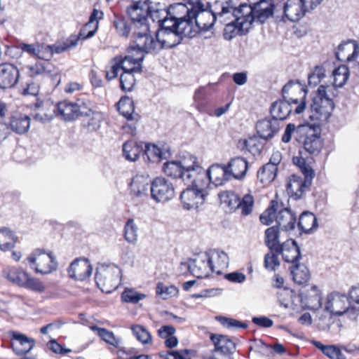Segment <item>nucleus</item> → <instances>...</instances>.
Listing matches in <instances>:
<instances>
[{"label": "nucleus", "instance_id": "f257e3e1", "mask_svg": "<svg viewBox=\"0 0 359 359\" xmlns=\"http://www.w3.org/2000/svg\"><path fill=\"white\" fill-rule=\"evenodd\" d=\"M137 8L128 7L126 13L129 18L114 14L112 25L116 33L121 37L133 38L135 44L128 48V54L149 53L154 51L156 46L157 31L151 34L148 22L149 17L137 12Z\"/></svg>", "mask_w": 359, "mask_h": 359}, {"label": "nucleus", "instance_id": "f03ea898", "mask_svg": "<svg viewBox=\"0 0 359 359\" xmlns=\"http://www.w3.org/2000/svg\"><path fill=\"white\" fill-rule=\"evenodd\" d=\"M336 97L337 90L332 86L320 85L312 99L310 118L319 126L328 123L335 107L333 99Z\"/></svg>", "mask_w": 359, "mask_h": 359}, {"label": "nucleus", "instance_id": "7ed1b4c3", "mask_svg": "<svg viewBox=\"0 0 359 359\" xmlns=\"http://www.w3.org/2000/svg\"><path fill=\"white\" fill-rule=\"evenodd\" d=\"M348 295L339 292H332L327 295L325 310L335 316H346L355 320L359 316V309L350 304Z\"/></svg>", "mask_w": 359, "mask_h": 359}, {"label": "nucleus", "instance_id": "20e7f679", "mask_svg": "<svg viewBox=\"0 0 359 359\" xmlns=\"http://www.w3.org/2000/svg\"><path fill=\"white\" fill-rule=\"evenodd\" d=\"M210 339L214 348L210 353L201 354V359H233L236 349V343L228 336L210 333Z\"/></svg>", "mask_w": 359, "mask_h": 359}, {"label": "nucleus", "instance_id": "39448f33", "mask_svg": "<svg viewBox=\"0 0 359 359\" xmlns=\"http://www.w3.org/2000/svg\"><path fill=\"white\" fill-rule=\"evenodd\" d=\"M222 203L225 204L231 210L238 211L242 216L250 215L255 206V198L251 193L243 197L232 191H222L218 194Z\"/></svg>", "mask_w": 359, "mask_h": 359}, {"label": "nucleus", "instance_id": "423d86ee", "mask_svg": "<svg viewBox=\"0 0 359 359\" xmlns=\"http://www.w3.org/2000/svg\"><path fill=\"white\" fill-rule=\"evenodd\" d=\"M144 53L128 54L121 60L123 73L120 76V87L123 91H131L135 84L134 72L140 71Z\"/></svg>", "mask_w": 359, "mask_h": 359}, {"label": "nucleus", "instance_id": "0eeeda50", "mask_svg": "<svg viewBox=\"0 0 359 359\" xmlns=\"http://www.w3.org/2000/svg\"><path fill=\"white\" fill-rule=\"evenodd\" d=\"M308 89L306 86L298 81H290L282 89V96L291 104L296 105L294 112L300 114L306 107V96Z\"/></svg>", "mask_w": 359, "mask_h": 359}, {"label": "nucleus", "instance_id": "6e6552de", "mask_svg": "<svg viewBox=\"0 0 359 359\" xmlns=\"http://www.w3.org/2000/svg\"><path fill=\"white\" fill-rule=\"evenodd\" d=\"M27 260L35 273L43 275L55 271L57 262L52 252L46 253L45 250L36 248L27 257Z\"/></svg>", "mask_w": 359, "mask_h": 359}, {"label": "nucleus", "instance_id": "1a4fd4ad", "mask_svg": "<svg viewBox=\"0 0 359 359\" xmlns=\"http://www.w3.org/2000/svg\"><path fill=\"white\" fill-rule=\"evenodd\" d=\"M176 21L167 14L162 20H158V43L163 48H173L180 43V38L175 34Z\"/></svg>", "mask_w": 359, "mask_h": 359}, {"label": "nucleus", "instance_id": "9d476101", "mask_svg": "<svg viewBox=\"0 0 359 359\" xmlns=\"http://www.w3.org/2000/svg\"><path fill=\"white\" fill-rule=\"evenodd\" d=\"M231 13L237 24L240 25V27H244L245 30L248 31L252 22L255 20L257 21L253 6L250 3L249 4H241L238 8H234L224 6L222 8V11L218 13V15L219 18H222L224 15Z\"/></svg>", "mask_w": 359, "mask_h": 359}, {"label": "nucleus", "instance_id": "9b49d317", "mask_svg": "<svg viewBox=\"0 0 359 359\" xmlns=\"http://www.w3.org/2000/svg\"><path fill=\"white\" fill-rule=\"evenodd\" d=\"M252 4L257 21L263 24L269 18L275 17L279 19V5L275 4L274 0H248Z\"/></svg>", "mask_w": 359, "mask_h": 359}, {"label": "nucleus", "instance_id": "f8f14e48", "mask_svg": "<svg viewBox=\"0 0 359 359\" xmlns=\"http://www.w3.org/2000/svg\"><path fill=\"white\" fill-rule=\"evenodd\" d=\"M157 177L151 180L148 175H136L134 176L130 183L131 192L137 197L142 196H148V191H150L151 196L155 201H157V194L155 193Z\"/></svg>", "mask_w": 359, "mask_h": 359}, {"label": "nucleus", "instance_id": "ddd939ff", "mask_svg": "<svg viewBox=\"0 0 359 359\" xmlns=\"http://www.w3.org/2000/svg\"><path fill=\"white\" fill-rule=\"evenodd\" d=\"M303 130L298 141L302 143L304 149L311 155L319 154L324 146V140L320 133H317L312 128L303 129Z\"/></svg>", "mask_w": 359, "mask_h": 359}, {"label": "nucleus", "instance_id": "4468645a", "mask_svg": "<svg viewBox=\"0 0 359 359\" xmlns=\"http://www.w3.org/2000/svg\"><path fill=\"white\" fill-rule=\"evenodd\" d=\"M187 267L191 275L197 278H206L212 273L211 259L208 254L197 255L191 259L189 264L182 263Z\"/></svg>", "mask_w": 359, "mask_h": 359}, {"label": "nucleus", "instance_id": "2eb2a0df", "mask_svg": "<svg viewBox=\"0 0 359 359\" xmlns=\"http://www.w3.org/2000/svg\"><path fill=\"white\" fill-rule=\"evenodd\" d=\"M308 11L302 0H287L283 6H279V19L283 22H297Z\"/></svg>", "mask_w": 359, "mask_h": 359}, {"label": "nucleus", "instance_id": "dca6fc26", "mask_svg": "<svg viewBox=\"0 0 359 359\" xmlns=\"http://www.w3.org/2000/svg\"><path fill=\"white\" fill-rule=\"evenodd\" d=\"M121 271L118 268H107L102 271H96L95 280L98 287H106V292L116 289L119 284Z\"/></svg>", "mask_w": 359, "mask_h": 359}, {"label": "nucleus", "instance_id": "f3484780", "mask_svg": "<svg viewBox=\"0 0 359 359\" xmlns=\"http://www.w3.org/2000/svg\"><path fill=\"white\" fill-rule=\"evenodd\" d=\"M313 178L304 176L302 178L296 175H292L286 185V190L289 196L294 200L300 199L311 185Z\"/></svg>", "mask_w": 359, "mask_h": 359}, {"label": "nucleus", "instance_id": "a211bd4d", "mask_svg": "<svg viewBox=\"0 0 359 359\" xmlns=\"http://www.w3.org/2000/svg\"><path fill=\"white\" fill-rule=\"evenodd\" d=\"M93 271V267L86 258H76L67 269L70 278L77 281H83L88 278Z\"/></svg>", "mask_w": 359, "mask_h": 359}, {"label": "nucleus", "instance_id": "6ab92c4d", "mask_svg": "<svg viewBox=\"0 0 359 359\" xmlns=\"http://www.w3.org/2000/svg\"><path fill=\"white\" fill-rule=\"evenodd\" d=\"M282 255L283 259L292 265L299 263L301 259V252L297 242L292 239H288L281 244V246L276 250Z\"/></svg>", "mask_w": 359, "mask_h": 359}, {"label": "nucleus", "instance_id": "aec40b11", "mask_svg": "<svg viewBox=\"0 0 359 359\" xmlns=\"http://www.w3.org/2000/svg\"><path fill=\"white\" fill-rule=\"evenodd\" d=\"M180 200L186 210L198 208L205 201V194L203 191L194 188H187L180 194Z\"/></svg>", "mask_w": 359, "mask_h": 359}, {"label": "nucleus", "instance_id": "412c9836", "mask_svg": "<svg viewBox=\"0 0 359 359\" xmlns=\"http://www.w3.org/2000/svg\"><path fill=\"white\" fill-rule=\"evenodd\" d=\"M90 329L95 332L106 343L118 348V353H123L130 355L137 353L135 348H129L128 350H126L124 347L121 346V339L116 337L112 332L105 328L99 327L97 325L91 326Z\"/></svg>", "mask_w": 359, "mask_h": 359}, {"label": "nucleus", "instance_id": "4be33fe9", "mask_svg": "<svg viewBox=\"0 0 359 359\" xmlns=\"http://www.w3.org/2000/svg\"><path fill=\"white\" fill-rule=\"evenodd\" d=\"M18 68L11 63L0 65V88H10L13 87L19 79Z\"/></svg>", "mask_w": 359, "mask_h": 359}, {"label": "nucleus", "instance_id": "5701e85b", "mask_svg": "<svg viewBox=\"0 0 359 359\" xmlns=\"http://www.w3.org/2000/svg\"><path fill=\"white\" fill-rule=\"evenodd\" d=\"M31 119L29 116L22 113H14L9 118L8 123H5L6 128L18 135H23L28 132L30 128Z\"/></svg>", "mask_w": 359, "mask_h": 359}, {"label": "nucleus", "instance_id": "b1692460", "mask_svg": "<svg viewBox=\"0 0 359 359\" xmlns=\"http://www.w3.org/2000/svg\"><path fill=\"white\" fill-rule=\"evenodd\" d=\"M225 165L231 178L238 180L244 179L248 169V162L241 156L231 158Z\"/></svg>", "mask_w": 359, "mask_h": 359}, {"label": "nucleus", "instance_id": "393cba45", "mask_svg": "<svg viewBox=\"0 0 359 359\" xmlns=\"http://www.w3.org/2000/svg\"><path fill=\"white\" fill-rule=\"evenodd\" d=\"M184 182L191 184L192 188L201 190L203 193L210 184L208 170H205L202 166L191 173L190 177H185Z\"/></svg>", "mask_w": 359, "mask_h": 359}, {"label": "nucleus", "instance_id": "a878e982", "mask_svg": "<svg viewBox=\"0 0 359 359\" xmlns=\"http://www.w3.org/2000/svg\"><path fill=\"white\" fill-rule=\"evenodd\" d=\"M28 74L32 77L40 75L51 76L53 80L57 81V85L60 82V75L55 72L54 66L48 62H38L34 65L27 67Z\"/></svg>", "mask_w": 359, "mask_h": 359}, {"label": "nucleus", "instance_id": "bb28decb", "mask_svg": "<svg viewBox=\"0 0 359 359\" xmlns=\"http://www.w3.org/2000/svg\"><path fill=\"white\" fill-rule=\"evenodd\" d=\"M278 130L279 123L273 117L260 120L256 124L257 133L264 140L272 138Z\"/></svg>", "mask_w": 359, "mask_h": 359}, {"label": "nucleus", "instance_id": "cd10ccee", "mask_svg": "<svg viewBox=\"0 0 359 359\" xmlns=\"http://www.w3.org/2000/svg\"><path fill=\"white\" fill-rule=\"evenodd\" d=\"M196 17H189L176 21L175 34L180 38V42L184 37L193 38L197 34L194 19Z\"/></svg>", "mask_w": 359, "mask_h": 359}, {"label": "nucleus", "instance_id": "c85d7f7f", "mask_svg": "<svg viewBox=\"0 0 359 359\" xmlns=\"http://www.w3.org/2000/svg\"><path fill=\"white\" fill-rule=\"evenodd\" d=\"M9 334L11 337L12 340H15L19 344V345L22 346V348H20L17 344L12 343L13 348L18 355H22L28 353L35 345L34 340L32 338L27 337L24 334L16 331H10Z\"/></svg>", "mask_w": 359, "mask_h": 359}, {"label": "nucleus", "instance_id": "c756f323", "mask_svg": "<svg viewBox=\"0 0 359 359\" xmlns=\"http://www.w3.org/2000/svg\"><path fill=\"white\" fill-rule=\"evenodd\" d=\"M293 109L290 102L283 97L273 102L270 107L271 116L277 121L286 119L292 112Z\"/></svg>", "mask_w": 359, "mask_h": 359}, {"label": "nucleus", "instance_id": "7c9ffc66", "mask_svg": "<svg viewBox=\"0 0 359 359\" xmlns=\"http://www.w3.org/2000/svg\"><path fill=\"white\" fill-rule=\"evenodd\" d=\"M208 172L210 183H212L216 187L224 184L231 179V177L228 173V170L226 169L225 164L212 165L208 169Z\"/></svg>", "mask_w": 359, "mask_h": 359}, {"label": "nucleus", "instance_id": "2f4dec72", "mask_svg": "<svg viewBox=\"0 0 359 359\" xmlns=\"http://www.w3.org/2000/svg\"><path fill=\"white\" fill-rule=\"evenodd\" d=\"M297 219L294 213L290 208H283V205L277 215V225L283 230L288 231L295 228Z\"/></svg>", "mask_w": 359, "mask_h": 359}, {"label": "nucleus", "instance_id": "473e14b6", "mask_svg": "<svg viewBox=\"0 0 359 359\" xmlns=\"http://www.w3.org/2000/svg\"><path fill=\"white\" fill-rule=\"evenodd\" d=\"M163 12L168 15L172 16L175 20H182L189 17H196L198 14L193 11V8H189L184 2L175 4L170 6Z\"/></svg>", "mask_w": 359, "mask_h": 359}, {"label": "nucleus", "instance_id": "72a5a7b5", "mask_svg": "<svg viewBox=\"0 0 359 359\" xmlns=\"http://www.w3.org/2000/svg\"><path fill=\"white\" fill-rule=\"evenodd\" d=\"M53 114L62 116L65 121H72L78 118L74 102L65 100L53 105Z\"/></svg>", "mask_w": 359, "mask_h": 359}, {"label": "nucleus", "instance_id": "f704fd0d", "mask_svg": "<svg viewBox=\"0 0 359 359\" xmlns=\"http://www.w3.org/2000/svg\"><path fill=\"white\" fill-rule=\"evenodd\" d=\"M218 13L216 15L210 11H206L204 8L203 11H201L194 19L196 27L203 31H208L210 29L214 23L216 22Z\"/></svg>", "mask_w": 359, "mask_h": 359}, {"label": "nucleus", "instance_id": "c9c22d12", "mask_svg": "<svg viewBox=\"0 0 359 359\" xmlns=\"http://www.w3.org/2000/svg\"><path fill=\"white\" fill-rule=\"evenodd\" d=\"M278 168L271 164H264L257 170V178L263 187L269 186L276 178Z\"/></svg>", "mask_w": 359, "mask_h": 359}, {"label": "nucleus", "instance_id": "e433bc0d", "mask_svg": "<svg viewBox=\"0 0 359 359\" xmlns=\"http://www.w3.org/2000/svg\"><path fill=\"white\" fill-rule=\"evenodd\" d=\"M123 155L129 161H136L143 150V142L133 140L126 142L122 147Z\"/></svg>", "mask_w": 359, "mask_h": 359}, {"label": "nucleus", "instance_id": "4c0bfd02", "mask_svg": "<svg viewBox=\"0 0 359 359\" xmlns=\"http://www.w3.org/2000/svg\"><path fill=\"white\" fill-rule=\"evenodd\" d=\"M282 206L278 200H271L267 208L260 215V222L264 225H270L274 221L277 222V215Z\"/></svg>", "mask_w": 359, "mask_h": 359}, {"label": "nucleus", "instance_id": "58836bf2", "mask_svg": "<svg viewBox=\"0 0 359 359\" xmlns=\"http://www.w3.org/2000/svg\"><path fill=\"white\" fill-rule=\"evenodd\" d=\"M356 43L353 40L341 43L335 53L337 59L341 62H351L355 51Z\"/></svg>", "mask_w": 359, "mask_h": 359}, {"label": "nucleus", "instance_id": "ea45409f", "mask_svg": "<svg viewBox=\"0 0 359 359\" xmlns=\"http://www.w3.org/2000/svg\"><path fill=\"white\" fill-rule=\"evenodd\" d=\"M297 226L301 232L309 233L318 228V222L316 215L306 211L301 214Z\"/></svg>", "mask_w": 359, "mask_h": 359}, {"label": "nucleus", "instance_id": "a19ab883", "mask_svg": "<svg viewBox=\"0 0 359 359\" xmlns=\"http://www.w3.org/2000/svg\"><path fill=\"white\" fill-rule=\"evenodd\" d=\"M176 329L173 325H163L158 329V336L164 340L165 348L172 349L179 343L177 337L175 335Z\"/></svg>", "mask_w": 359, "mask_h": 359}, {"label": "nucleus", "instance_id": "79ce46f5", "mask_svg": "<svg viewBox=\"0 0 359 359\" xmlns=\"http://www.w3.org/2000/svg\"><path fill=\"white\" fill-rule=\"evenodd\" d=\"M280 228L273 226L267 228L264 232V243L270 250H276L281 246L279 241Z\"/></svg>", "mask_w": 359, "mask_h": 359}, {"label": "nucleus", "instance_id": "37998d69", "mask_svg": "<svg viewBox=\"0 0 359 359\" xmlns=\"http://www.w3.org/2000/svg\"><path fill=\"white\" fill-rule=\"evenodd\" d=\"M292 279L298 285L306 284L311 278L309 269L303 264H296L290 268Z\"/></svg>", "mask_w": 359, "mask_h": 359}, {"label": "nucleus", "instance_id": "c03bdc74", "mask_svg": "<svg viewBox=\"0 0 359 359\" xmlns=\"http://www.w3.org/2000/svg\"><path fill=\"white\" fill-rule=\"evenodd\" d=\"M211 259V268H212V273L220 275L228 267L229 257L227 255L221 251H217L210 257Z\"/></svg>", "mask_w": 359, "mask_h": 359}, {"label": "nucleus", "instance_id": "a18cd8bd", "mask_svg": "<svg viewBox=\"0 0 359 359\" xmlns=\"http://www.w3.org/2000/svg\"><path fill=\"white\" fill-rule=\"evenodd\" d=\"M333 81L332 84H324L325 86H332L337 91V88L342 87L348 81L349 77V69L344 65H341L332 72Z\"/></svg>", "mask_w": 359, "mask_h": 359}, {"label": "nucleus", "instance_id": "49530a36", "mask_svg": "<svg viewBox=\"0 0 359 359\" xmlns=\"http://www.w3.org/2000/svg\"><path fill=\"white\" fill-rule=\"evenodd\" d=\"M83 36V33L80 32L79 35H71L69 38L63 41L62 42L56 43L51 45V50H53V55L54 53L60 54L64 53L68 50L74 48L78 43L81 36Z\"/></svg>", "mask_w": 359, "mask_h": 359}, {"label": "nucleus", "instance_id": "de8ad7c7", "mask_svg": "<svg viewBox=\"0 0 359 359\" xmlns=\"http://www.w3.org/2000/svg\"><path fill=\"white\" fill-rule=\"evenodd\" d=\"M313 344L330 359H346L341 348L336 345H324L318 341H313Z\"/></svg>", "mask_w": 359, "mask_h": 359}, {"label": "nucleus", "instance_id": "09e8293b", "mask_svg": "<svg viewBox=\"0 0 359 359\" xmlns=\"http://www.w3.org/2000/svg\"><path fill=\"white\" fill-rule=\"evenodd\" d=\"M175 196V189L171 182L165 178H158V203H164Z\"/></svg>", "mask_w": 359, "mask_h": 359}, {"label": "nucleus", "instance_id": "8fccbe9b", "mask_svg": "<svg viewBox=\"0 0 359 359\" xmlns=\"http://www.w3.org/2000/svg\"><path fill=\"white\" fill-rule=\"evenodd\" d=\"M178 162L180 163L182 171H183L184 179L185 177H190L191 173H193L196 168L201 166L197 158L191 154L183 156L182 159Z\"/></svg>", "mask_w": 359, "mask_h": 359}, {"label": "nucleus", "instance_id": "3c124183", "mask_svg": "<svg viewBox=\"0 0 359 359\" xmlns=\"http://www.w3.org/2000/svg\"><path fill=\"white\" fill-rule=\"evenodd\" d=\"M4 276L11 283L22 287L27 277V272L18 268H8L3 271Z\"/></svg>", "mask_w": 359, "mask_h": 359}, {"label": "nucleus", "instance_id": "603ef678", "mask_svg": "<svg viewBox=\"0 0 359 359\" xmlns=\"http://www.w3.org/2000/svg\"><path fill=\"white\" fill-rule=\"evenodd\" d=\"M133 4L129 7L137 8V12L150 18L155 22V17L157 16V10L153 8L149 0H132Z\"/></svg>", "mask_w": 359, "mask_h": 359}, {"label": "nucleus", "instance_id": "864d4df0", "mask_svg": "<svg viewBox=\"0 0 359 359\" xmlns=\"http://www.w3.org/2000/svg\"><path fill=\"white\" fill-rule=\"evenodd\" d=\"M312 292L313 294L311 295H306L304 294L303 293L300 294L301 299L302 301H304V304L306 308L315 310L317 309L322 306V297L319 292V291L317 290V287L316 286H313L312 287Z\"/></svg>", "mask_w": 359, "mask_h": 359}, {"label": "nucleus", "instance_id": "5fc2aeb1", "mask_svg": "<svg viewBox=\"0 0 359 359\" xmlns=\"http://www.w3.org/2000/svg\"><path fill=\"white\" fill-rule=\"evenodd\" d=\"M74 103L78 117L80 116H88L91 114L92 103L86 95H81Z\"/></svg>", "mask_w": 359, "mask_h": 359}, {"label": "nucleus", "instance_id": "6e6d98bb", "mask_svg": "<svg viewBox=\"0 0 359 359\" xmlns=\"http://www.w3.org/2000/svg\"><path fill=\"white\" fill-rule=\"evenodd\" d=\"M16 240L14 234L7 228L0 229V250L7 251L15 247Z\"/></svg>", "mask_w": 359, "mask_h": 359}, {"label": "nucleus", "instance_id": "4d7b16f0", "mask_svg": "<svg viewBox=\"0 0 359 359\" xmlns=\"http://www.w3.org/2000/svg\"><path fill=\"white\" fill-rule=\"evenodd\" d=\"M103 15L104 14H103L102 11H99L96 8H94L93 10V11L90 15L89 20H88V23L85 25L84 29H86L88 27H93L94 29L93 30L89 31L88 32V34L86 35L83 33L84 30H81L80 32L83 33V36H81V37L83 39H86L90 38L95 34V33L98 27V20L103 18Z\"/></svg>", "mask_w": 359, "mask_h": 359}, {"label": "nucleus", "instance_id": "13d9d810", "mask_svg": "<svg viewBox=\"0 0 359 359\" xmlns=\"http://www.w3.org/2000/svg\"><path fill=\"white\" fill-rule=\"evenodd\" d=\"M118 110L128 120H133L134 117V103L132 99L128 97H123L118 103Z\"/></svg>", "mask_w": 359, "mask_h": 359}, {"label": "nucleus", "instance_id": "bf43d9fd", "mask_svg": "<svg viewBox=\"0 0 359 359\" xmlns=\"http://www.w3.org/2000/svg\"><path fill=\"white\" fill-rule=\"evenodd\" d=\"M162 170L163 173L170 177H180L184 181V174L178 161H167L163 164Z\"/></svg>", "mask_w": 359, "mask_h": 359}, {"label": "nucleus", "instance_id": "052dcab7", "mask_svg": "<svg viewBox=\"0 0 359 359\" xmlns=\"http://www.w3.org/2000/svg\"><path fill=\"white\" fill-rule=\"evenodd\" d=\"M142 157L144 162L154 164L157 162V145L143 142Z\"/></svg>", "mask_w": 359, "mask_h": 359}, {"label": "nucleus", "instance_id": "680f3d73", "mask_svg": "<svg viewBox=\"0 0 359 359\" xmlns=\"http://www.w3.org/2000/svg\"><path fill=\"white\" fill-rule=\"evenodd\" d=\"M279 252L275 250L268 252L264 258V266L269 271H275L280 266V263L278 259Z\"/></svg>", "mask_w": 359, "mask_h": 359}, {"label": "nucleus", "instance_id": "e2e57ef3", "mask_svg": "<svg viewBox=\"0 0 359 359\" xmlns=\"http://www.w3.org/2000/svg\"><path fill=\"white\" fill-rule=\"evenodd\" d=\"M244 145L245 149L253 156L260 155L263 149L264 144L257 137H251L245 140Z\"/></svg>", "mask_w": 359, "mask_h": 359}, {"label": "nucleus", "instance_id": "0e129e2a", "mask_svg": "<svg viewBox=\"0 0 359 359\" xmlns=\"http://www.w3.org/2000/svg\"><path fill=\"white\" fill-rule=\"evenodd\" d=\"M248 32L244 27H240L236 20L227 22L224 29L223 36L225 39L230 40L238 34H243Z\"/></svg>", "mask_w": 359, "mask_h": 359}, {"label": "nucleus", "instance_id": "69168bd1", "mask_svg": "<svg viewBox=\"0 0 359 359\" xmlns=\"http://www.w3.org/2000/svg\"><path fill=\"white\" fill-rule=\"evenodd\" d=\"M191 352L189 349L161 351L158 352V356L163 359H191Z\"/></svg>", "mask_w": 359, "mask_h": 359}, {"label": "nucleus", "instance_id": "338daca9", "mask_svg": "<svg viewBox=\"0 0 359 359\" xmlns=\"http://www.w3.org/2000/svg\"><path fill=\"white\" fill-rule=\"evenodd\" d=\"M22 287L39 293L43 292L46 289L43 282H41L39 278L32 276L29 273H27V277L25 279Z\"/></svg>", "mask_w": 359, "mask_h": 359}, {"label": "nucleus", "instance_id": "774afa93", "mask_svg": "<svg viewBox=\"0 0 359 359\" xmlns=\"http://www.w3.org/2000/svg\"><path fill=\"white\" fill-rule=\"evenodd\" d=\"M125 239L130 243H135L137 240V228L133 219H128L124 226Z\"/></svg>", "mask_w": 359, "mask_h": 359}]
</instances>
